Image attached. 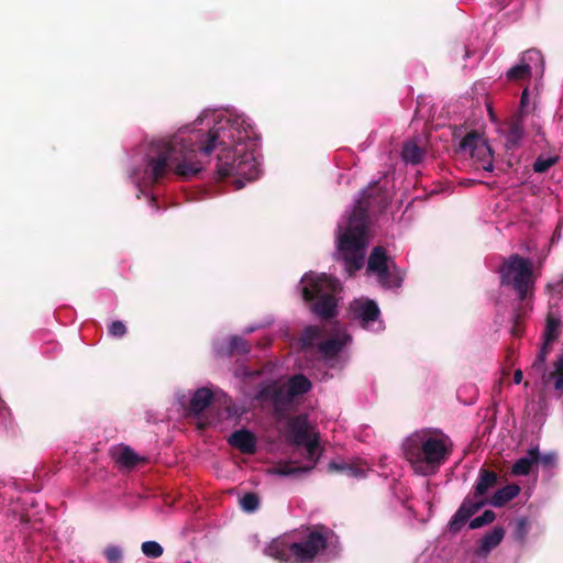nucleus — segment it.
Wrapping results in <instances>:
<instances>
[{
  "instance_id": "nucleus-1",
  "label": "nucleus",
  "mask_w": 563,
  "mask_h": 563,
  "mask_svg": "<svg viewBox=\"0 0 563 563\" xmlns=\"http://www.w3.org/2000/svg\"><path fill=\"white\" fill-rule=\"evenodd\" d=\"M196 151V142L183 133L154 140L150 143L145 154L144 174L156 184L170 172L181 179H189L201 170L195 159Z\"/></svg>"
},
{
  "instance_id": "nucleus-2",
  "label": "nucleus",
  "mask_w": 563,
  "mask_h": 563,
  "mask_svg": "<svg viewBox=\"0 0 563 563\" xmlns=\"http://www.w3.org/2000/svg\"><path fill=\"white\" fill-rule=\"evenodd\" d=\"M402 449L406 460L411 464L438 468L451 454L452 442L441 430L424 429L407 438Z\"/></svg>"
},
{
  "instance_id": "nucleus-3",
  "label": "nucleus",
  "mask_w": 563,
  "mask_h": 563,
  "mask_svg": "<svg viewBox=\"0 0 563 563\" xmlns=\"http://www.w3.org/2000/svg\"><path fill=\"white\" fill-rule=\"evenodd\" d=\"M302 298L311 305L312 312L323 320L336 316V299L334 292L339 286L336 279L324 274L313 276L306 274L302 279Z\"/></svg>"
},
{
  "instance_id": "nucleus-4",
  "label": "nucleus",
  "mask_w": 563,
  "mask_h": 563,
  "mask_svg": "<svg viewBox=\"0 0 563 563\" xmlns=\"http://www.w3.org/2000/svg\"><path fill=\"white\" fill-rule=\"evenodd\" d=\"M501 286H509L517 295L518 302H531L536 277L532 262L519 254H512L504 260L498 268Z\"/></svg>"
},
{
  "instance_id": "nucleus-5",
  "label": "nucleus",
  "mask_w": 563,
  "mask_h": 563,
  "mask_svg": "<svg viewBox=\"0 0 563 563\" xmlns=\"http://www.w3.org/2000/svg\"><path fill=\"white\" fill-rule=\"evenodd\" d=\"M216 173L219 179L238 176L234 183L240 189L244 186L242 178L247 181L254 180L258 177L260 170L253 153L235 146L221 150L217 157Z\"/></svg>"
},
{
  "instance_id": "nucleus-6",
  "label": "nucleus",
  "mask_w": 563,
  "mask_h": 563,
  "mask_svg": "<svg viewBox=\"0 0 563 563\" xmlns=\"http://www.w3.org/2000/svg\"><path fill=\"white\" fill-rule=\"evenodd\" d=\"M338 246L350 275L363 267L366 231L360 210L353 217H349L345 231L339 235Z\"/></svg>"
},
{
  "instance_id": "nucleus-7",
  "label": "nucleus",
  "mask_w": 563,
  "mask_h": 563,
  "mask_svg": "<svg viewBox=\"0 0 563 563\" xmlns=\"http://www.w3.org/2000/svg\"><path fill=\"white\" fill-rule=\"evenodd\" d=\"M520 493V487L517 484H508L497 489L490 498H481L472 500L470 496L465 497L461 506L453 515L449 522V530L452 533H457L463 526L471 519V517L482 509L487 504L493 507H503L510 500L516 498Z\"/></svg>"
},
{
  "instance_id": "nucleus-8",
  "label": "nucleus",
  "mask_w": 563,
  "mask_h": 563,
  "mask_svg": "<svg viewBox=\"0 0 563 563\" xmlns=\"http://www.w3.org/2000/svg\"><path fill=\"white\" fill-rule=\"evenodd\" d=\"M334 533L323 525L313 526L301 542H291L294 563H310L324 550Z\"/></svg>"
},
{
  "instance_id": "nucleus-9",
  "label": "nucleus",
  "mask_w": 563,
  "mask_h": 563,
  "mask_svg": "<svg viewBox=\"0 0 563 563\" xmlns=\"http://www.w3.org/2000/svg\"><path fill=\"white\" fill-rule=\"evenodd\" d=\"M255 399L262 402H269L273 407L274 416L282 420L287 418L292 410L294 399L288 394L286 386L277 382L262 384Z\"/></svg>"
},
{
  "instance_id": "nucleus-10",
  "label": "nucleus",
  "mask_w": 563,
  "mask_h": 563,
  "mask_svg": "<svg viewBox=\"0 0 563 563\" xmlns=\"http://www.w3.org/2000/svg\"><path fill=\"white\" fill-rule=\"evenodd\" d=\"M389 202V192L379 185V181H375L362 192V197L356 202L350 217H353L355 212L360 210L364 218V231H367L368 213H380L385 211Z\"/></svg>"
},
{
  "instance_id": "nucleus-11",
  "label": "nucleus",
  "mask_w": 563,
  "mask_h": 563,
  "mask_svg": "<svg viewBox=\"0 0 563 563\" xmlns=\"http://www.w3.org/2000/svg\"><path fill=\"white\" fill-rule=\"evenodd\" d=\"M377 283L385 289L399 288L404 282L405 274L395 262L375 272Z\"/></svg>"
},
{
  "instance_id": "nucleus-12",
  "label": "nucleus",
  "mask_w": 563,
  "mask_h": 563,
  "mask_svg": "<svg viewBox=\"0 0 563 563\" xmlns=\"http://www.w3.org/2000/svg\"><path fill=\"white\" fill-rule=\"evenodd\" d=\"M498 474L495 471L481 467L476 483L474 485L472 500L485 498V495L489 492V489L494 488L498 484Z\"/></svg>"
},
{
  "instance_id": "nucleus-13",
  "label": "nucleus",
  "mask_w": 563,
  "mask_h": 563,
  "mask_svg": "<svg viewBox=\"0 0 563 563\" xmlns=\"http://www.w3.org/2000/svg\"><path fill=\"white\" fill-rule=\"evenodd\" d=\"M459 151L471 156H479L483 152L490 153L489 146L483 141L477 131L468 132L459 143Z\"/></svg>"
},
{
  "instance_id": "nucleus-14",
  "label": "nucleus",
  "mask_w": 563,
  "mask_h": 563,
  "mask_svg": "<svg viewBox=\"0 0 563 563\" xmlns=\"http://www.w3.org/2000/svg\"><path fill=\"white\" fill-rule=\"evenodd\" d=\"M228 442L244 454H253L256 451V438L246 429L234 431L229 437Z\"/></svg>"
},
{
  "instance_id": "nucleus-15",
  "label": "nucleus",
  "mask_w": 563,
  "mask_h": 563,
  "mask_svg": "<svg viewBox=\"0 0 563 563\" xmlns=\"http://www.w3.org/2000/svg\"><path fill=\"white\" fill-rule=\"evenodd\" d=\"M351 336L349 334L338 335L324 340L318 344V351L325 361L334 360L349 343Z\"/></svg>"
},
{
  "instance_id": "nucleus-16",
  "label": "nucleus",
  "mask_w": 563,
  "mask_h": 563,
  "mask_svg": "<svg viewBox=\"0 0 563 563\" xmlns=\"http://www.w3.org/2000/svg\"><path fill=\"white\" fill-rule=\"evenodd\" d=\"M264 553L279 562H294L291 542H288L286 538L274 539L265 548Z\"/></svg>"
},
{
  "instance_id": "nucleus-17",
  "label": "nucleus",
  "mask_w": 563,
  "mask_h": 563,
  "mask_svg": "<svg viewBox=\"0 0 563 563\" xmlns=\"http://www.w3.org/2000/svg\"><path fill=\"white\" fill-rule=\"evenodd\" d=\"M310 424L306 415H298L288 420V430L294 437L295 444L307 442L310 439Z\"/></svg>"
},
{
  "instance_id": "nucleus-18",
  "label": "nucleus",
  "mask_w": 563,
  "mask_h": 563,
  "mask_svg": "<svg viewBox=\"0 0 563 563\" xmlns=\"http://www.w3.org/2000/svg\"><path fill=\"white\" fill-rule=\"evenodd\" d=\"M212 400H213L212 390H210L207 387L198 388L194 393V395L189 401L188 410L192 415L199 416L201 412L205 411L206 408H208L210 406Z\"/></svg>"
},
{
  "instance_id": "nucleus-19",
  "label": "nucleus",
  "mask_w": 563,
  "mask_h": 563,
  "mask_svg": "<svg viewBox=\"0 0 563 563\" xmlns=\"http://www.w3.org/2000/svg\"><path fill=\"white\" fill-rule=\"evenodd\" d=\"M540 459L539 448L534 446L528 450L526 456L518 459L512 467L511 473L516 476H526L531 472V467L534 463H538Z\"/></svg>"
},
{
  "instance_id": "nucleus-20",
  "label": "nucleus",
  "mask_w": 563,
  "mask_h": 563,
  "mask_svg": "<svg viewBox=\"0 0 563 563\" xmlns=\"http://www.w3.org/2000/svg\"><path fill=\"white\" fill-rule=\"evenodd\" d=\"M522 136H523V118H521V114H516L508 122V132L506 135V147L508 150L518 147Z\"/></svg>"
},
{
  "instance_id": "nucleus-21",
  "label": "nucleus",
  "mask_w": 563,
  "mask_h": 563,
  "mask_svg": "<svg viewBox=\"0 0 563 563\" xmlns=\"http://www.w3.org/2000/svg\"><path fill=\"white\" fill-rule=\"evenodd\" d=\"M393 262L395 261L387 255V252L383 246H375L367 260L366 274L372 275Z\"/></svg>"
},
{
  "instance_id": "nucleus-22",
  "label": "nucleus",
  "mask_w": 563,
  "mask_h": 563,
  "mask_svg": "<svg viewBox=\"0 0 563 563\" xmlns=\"http://www.w3.org/2000/svg\"><path fill=\"white\" fill-rule=\"evenodd\" d=\"M284 385L294 400L296 397L308 394L312 389V383L303 374L292 375Z\"/></svg>"
},
{
  "instance_id": "nucleus-23",
  "label": "nucleus",
  "mask_w": 563,
  "mask_h": 563,
  "mask_svg": "<svg viewBox=\"0 0 563 563\" xmlns=\"http://www.w3.org/2000/svg\"><path fill=\"white\" fill-rule=\"evenodd\" d=\"M328 472L345 474L350 477H362L365 474V468L356 462L346 463L345 461H332L328 465Z\"/></svg>"
},
{
  "instance_id": "nucleus-24",
  "label": "nucleus",
  "mask_w": 563,
  "mask_h": 563,
  "mask_svg": "<svg viewBox=\"0 0 563 563\" xmlns=\"http://www.w3.org/2000/svg\"><path fill=\"white\" fill-rule=\"evenodd\" d=\"M504 536L505 530L503 527H494L492 531H489L482 538L481 545L477 550V554H488L494 548H496L503 541Z\"/></svg>"
},
{
  "instance_id": "nucleus-25",
  "label": "nucleus",
  "mask_w": 563,
  "mask_h": 563,
  "mask_svg": "<svg viewBox=\"0 0 563 563\" xmlns=\"http://www.w3.org/2000/svg\"><path fill=\"white\" fill-rule=\"evenodd\" d=\"M424 150L416 141L409 140L402 144L401 158L407 164L417 165L424 158Z\"/></svg>"
},
{
  "instance_id": "nucleus-26",
  "label": "nucleus",
  "mask_w": 563,
  "mask_h": 563,
  "mask_svg": "<svg viewBox=\"0 0 563 563\" xmlns=\"http://www.w3.org/2000/svg\"><path fill=\"white\" fill-rule=\"evenodd\" d=\"M354 311L363 322L376 321L379 317V308L374 300H365L355 303Z\"/></svg>"
},
{
  "instance_id": "nucleus-27",
  "label": "nucleus",
  "mask_w": 563,
  "mask_h": 563,
  "mask_svg": "<svg viewBox=\"0 0 563 563\" xmlns=\"http://www.w3.org/2000/svg\"><path fill=\"white\" fill-rule=\"evenodd\" d=\"M532 309V305L529 301L526 302H517L512 312V327L511 333L514 336H520L523 332V319L527 313Z\"/></svg>"
},
{
  "instance_id": "nucleus-28",
  "label": "nucleus",
  "mask_w": 563,
  "mask_h": 563,
  "mask_svg": "<svg viewBox=\"0 0 563 563\" xmlns=\"http://www.w3.org/2000/svg\"><path fill=\"white\" fill-rule=\"evenodd\" d=\"M114 459L118 464H120L122 467H126V468H133L141 461H144V459L139 456L134 452V450H132L130 446H126V445L121 446L115 451Z\"/></svg>"
},
{
  "instance_id": "nucleus-29",
  "label": "nucleus",
  "mask_w": 563,
  "mask_h": 563,
  "mask_svg": "<svg viewBox=\"0 0 563 563\" xmlns=\"http://www.w3.org/2000/svg\"><path fill=\"white\" fill-rule=\"evenodd\" d=\"M543 372V382L548 383L553 380L555 390L562 393L563 391V353L560 354L554 362V369L552 372L547 373L545 369Z\"/></svg>"
},
{
  "instance_id": "nucleus-30",
  "label": "nucleus",
  "mask_w": 563,
  "mask_h": 563,
  "mask_svg": "<svg viewBox=\"0 0 563 563\" xmlns=\"http://www.w3.org/2000/svg\"><path fill=\"white\" fill-rule=\"evenodd\" d=\"M225 134V128L219 126L213 128L208 132V139L205 145L200 147V151L205 155H210L211 152L219 145L224 144L223 136Z\"/></svg>"
},
{
  "instance_id": "nucleus-31",
  "label": "nucleus",
  "mask_w": 563,
  "mask_h": 563,
  "mask_svg": "<svg viewBox=\"0 0 563 563\" xmlns=\"http://www.w3.org/2000/svg\"><path fill=\"white\" fill-rule=\"evenodd\" d=\"M251 345L249 342L243 339L242 336H231L229 340V346H228V356H233L234 354L239 355H245L250 352Z\"/></svg>"
},
{
  "instance_id": "nucleus-32",
  "label": "nucleus",
  "mask_w": 563,
  "mask_h": 563,
  "mask_svg": "<svg viewBox=\"0 0 563 563\" xmlns=\"http://www.w3.org/2000/svg\"><path fill=\"white\" fill-rule=\"evenodd\" d=\"M235 124L240 125L243 129L244 135H242V132L239 130V128H236L238 136L235 137L233 134H230V137H232L233 142L242 143L245 140L256 139L255 130L250 123H247L244 120H242L241 123H239V121L235 120L232 123L231 128H233Z\"/></svg>"
},
{
  "instance_id": "nucleus-33",
  "label": "nucleus",
  "mask_w": 563,
  "mask_h": 563,
  "mask_svg": "<svg viewBox=\"0 0 563 563\" xmlns=\"http://www.w3.org/2000/svg\"><path fill=\"white\" fill-rule=\"evenodd\" d=\"M530 76L531 67L527 63L515 65L507 71V78L512 81L522 80L529 78Z\"/></svg>"
},
{
  "instance_id": "nucleus-34",
  "label": "nucleus",
  "mask_w": 563,
  "mask_h": 563,
  "mask_svg": "<svg viewBox=\"0 0 563 563\" xmlns=\"http://www.w3.org/2000/svg\"><path fill=\"white\" fill-rule=\"evenodd\" d=\"M560 320L553 317H548L545 329L543 332V341L553 343L559 338Z\"/></svg>"
},
{
  "instance_id": "nucleus-35",
  "label": "nucleus",
  "mask_w": 563,
  "mask_h": 563,
  "mask_svg": "<svg viewBox=\"0 0 563 563\" xmlns=\"http://www.w3.org/2000/svg\"><path fill=\"white\" fill-rule=\"evenodd\" d=\"M299 445H303L306 448L307 459L312 462L311 465L314 467V465L317 464V462L319 460V453H318L319 439H318V437L314 435L313 438L308 439L307 442L300 443Z\"/></svg>"
},
{
  "instance_id": "nucleus-36",
  "label": "nucleus",
  "mask_w": 563,
  "mask_h": 563,
  "mask_svg": "<svg viewBox=\"0 0 563 563\" xmlns=\"http://www.w3.org/2000/svg\"><path fill=\"white\" fill-rule=\"evenodd\" d=\"M496 518L493 510H485L481 516L472 519L468 523L470 529H478L486 525L492 523Z\"/></svg>"
},
{
  "instance_id": "nucleus-37",
  "label": "nucleus",
  "mask_w": 563,
  "mask_h": 563,
  "mask_svg": "<svg viewBox=\"0 0 563 563\" xmlns=\"http://www.w3.org/2000/svg\"><path fill=\"white\" fill-rule=\"evenodd\" d=\"M141 549L145 556L152 559L159 558L164 552L163 547L156 541H145Z\"/></svg>"
},
{
  "instance_id": "nucleus-38",
  "label": "nucleus",
  "mask_w": 563,
  "mask_h": 563,
  "mask_svg": "<svg viewBox=\"0 0 563 563\" xmlns=\"http://www.w3.org/2000/svg\"><path fill=\"white\" fill-rule=\"evenodd\" d=\"M559 161L558 156L542 157L539 156L533 163V170L536 173H545Z\"/></svg>"
},
{
  "instance_id": "nucleus-39",
  "label": "nucleus",
  "mask_w": 563,
  "mask_h": 563,
  "mask_svg": "<svg viewBox=\"0 0 563 563\" xmlns=\"http://www.w3.org/2000/svg\"><path fill=\"white\" fill-rule=\"evenodd\" d=\"M313 468L312 465L292 466L290 464H284L276 468V474L282 476H289L298 473H308Z\"/></svg>"
},
{
  "instance_id": "nucleus-40",
  "label": "nucleus",
  "mask_w": 563,
  "mask_h": 563,
  "mask_svg": "<svg viewBox=\"0 0 563 563\" xmlns=\"http://www.w3.org/2000/svg\"><path fill=\"white\" fill-rule=\"evenodd\" d=\"M240 505L246 512L255 511L260 506L258 496L254 493H246L241 499Z\"/></svg>"
},
{
  "instance_id": "nucleus-41",
  "label": "nucleus",
  "mask_w": 563,
  "mask_h": 563,
  "mask_svg": "<svg viewBox=\"0 0 563 563\" xmlns=\"http://www.w3.org/2000/svg\"><path fill=\"white\" fill-rule=\"evenodd\" d=\"M530 529L529 520L525 517L517 519L514 536L515 539L523 542Z\"/></svg>"
},
{
  "instance_id": "nucleus-42",
  "label": "nucleus",
  "mask_w": 563,
  "mask_h": 563,
  "mask_svg": "<svg viewBox=\"0 0 563 563\" xmlns=\"http://www.w3.org/2000/svg\"><path fill=\"white\" fill-rule=\"evenodd\" d=\"M551 345H552V343H547L545 341H543V344H542L540 351L538 352L537 357L532 364L533 368H536L538 371L544 369L545 360H547L548 354L551 351Z\"/></svg>"
},
{
  "instance_id": "nucleus-43",
  "label": "nucleus",
  "mask_w": 563,
  "mask_h": 563,
  "mask_svg": "<svg viewBox=\"0 0 563 563\" xmlns=\"http://www.w3.org/2000/svg\"><path fill=\"white\" fill-rule=\"evenodd\" d=\"M319 330L316 327H307L301 335V343L302 346L308 347L311 346L313 343V340L318 336Z\"/></svg>"
},
{
  "instance_id": "nucleus-44",
  "label": "nucleus",
  "mask_w": 563,
  "mask_h": 563,
  "mask_svg": "<svg viewBox=\"0 0 563 563\" xmlns=\"http://www.w3.org/2000/svg\"><path fill=\"white\" fill-rule=\"evenodd\" d=\"M104 556L109 563H120L122 559V551L118 547H108L104 550Z\"/></svg>"
},
{
  "instance_id": "nucleus-45",
  "label": "nucleus",
  "mask_w": 563,
  "mask_h": 563,
  "mask_svg": "<svg viewBox=\"0 0 563 563\" xmlns=\"http://www.w3.org/2000/svg\"><path fill=\"white\" fill-rule=\"evenodd\" d=\"M108 331L111 336L122 338L126 333V327L122 321H113Z\"/></svg>"
},
{
  "instance_id": "nucleus-46",
  "label": "nucleus",
  "mask_w": 563,
  "mask_h": 563,
  "mask_svg": "<svg viewBox=\"0 0 563 563\" xmlns=\"http://www.w3.org/2000/svg\"><path fill=\"white\" fill-rule=\"evenodd\" d=\"M529 103V92L528 89H525L520 97V108L517 112V114H521V118L527 113V107Z\"/></svg>"
},
{
  "instance_id": "nucleus-47",
  "label": "nucleus",
  "mask_w": 563,
  "mask_h": 563,
  "mask_svg": "<svg viewBox=\"0 0 563 563\" xmlns=\"http://www.w3.org/2000/svg\"><path fill=\"white\" fill-rule=\"evenodd\" d=\"M555 461H556V455L554 453H547L543 455L540 454L539 462L545 467L554 466Z\"/></svg>"
},
{
  "instance_id": "nucleus-48",
  "label": "nucleus",
  "mask_w": 563,
  "mask_h": 563,
  "mask_svg": "<svg viewBox=\"0 0 563 563\" xmlns=\"http://www.w3.org/2000/svg\"><path fill=\"white\" fill-rule=\"evenodd\" d=\"M522 372L520 369H516L515 373H514V383L515 384H520L521 380H522Z\"/></svg>"
},
{
  "instance_id": "nucleus-49",
  "label": "nucleus",
  "mask_w": 563,
  "mask_h": 563,
  "mask_svg": "<svg viewBox=\"0 0 563 563\" xmlns=\"http://www.w3.org/2000/svg\"><path fill=\"white\" fill-rule=\"evenodd\" d=\"M150 202H151L153 208L158 209L157 200H156L155 197L152 196L151 199H150Z\"/></svg>"
},
{
  "instance_id": "nucleus-50",
  "label": "nucleus",
  "mask_w": 563,
  "mask_h": 563,
  "mask_svg": "<svg viewBox=\"0 0 563 563\" xmlns=\"http://www.w3.org/2000/svg\"><path fill=\"white\" fill-rule=\"evenodd\" d=\"M493 167H494V166H493V163H492V161H489V162H488V164H487V165H485L483 168H484L485 170H487V172H492V170H493Z\"/></svg>"
},
{
  "instance_id": "nucleus-51",
  "label": "nucleus",
  "mask_w": 563,
  "mask_h": 563,
  "mask_svg": "<svg viewBox=\"0 0 563 563\" xmlns=\"http://www.w3.org/2000/svg\"><path fill=\"white\" fill-rule=\"evenodd\" d=\"M186 563H191V562H189V561H188V562H186Z\"/></svg>"
}]
</instances>
